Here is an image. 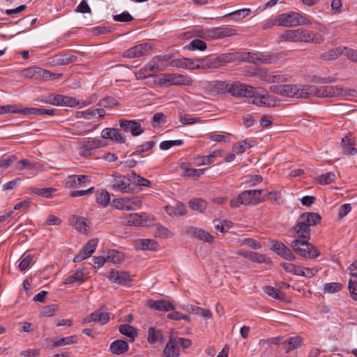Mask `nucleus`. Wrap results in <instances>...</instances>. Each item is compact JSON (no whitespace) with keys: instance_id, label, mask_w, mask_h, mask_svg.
Masks as SVG:
<instances>
[{"instance_id":"obj_54","label":"nucleus","mask_w":357,"mask_h":357,"mask_svg":"<svg viewBox=\"0 0 357 357\" xmlns=\"http://www.w3.org/2000/svg\"><path fill=\"white\" fill-rule=\"evenodd\" d=\"M77 57L73 54H63L56 59V63L59 65H68L76 61Z\"/></svg>"},{"instance_id":"obj_22","label":"nucleus","mask_w":357,"mask_h":357,"mask_svg":"<svg viewBox=\"0 0 357 357\" xmlns=\"http://www.w3.org/2000/svg\"><path fill=\"white\" fill-rule=\"evenodd\" d=\"M105 144L101 139H94L92 140H84L80 143V147L82 149V155L89 156L91 155V151L104 146Z\"/></svg>"},{"instance_id":"obj_36","label":"nucleus","mask_w":357,"mask_h":357,"mask_svg":"<svg viewBox=\"0 0 357 357\" xmlns=\"http://www.w3.org/2000/svg\"><path fill=\"white\" fill-rule=\"evenodd\" d=\"M261 79L268 83H282L288 80L289 76L287 75H273L266 74L261 77Z\"/></svg>"},{"instance_id":"obj_29","label":"nucleus","mask_w":357,"mask_h":357,"mask_svg":"<svg viewBox=\"0 0 357 357\" xmlns=\"http://www.w3.org/2000/svg\"><path fill=\"white\" fill-rule=\"evenodd\" d=\"M223 151L222 150L213 151L208 155L199 156L196 158V163L198 166L208 165L215 162L218 157H222Z\"/></svg>"},{"instance_id":"obj_34","label":"nucleus","mask_w":357,"mask_h":357,"mask_svg":"<svg viewBox=\"0 0 357 357\" xmlns=\"http://www.w3.org/2000/svg\"><path fill=\"white\" fill-rule=\"evenodd\" d=\"M109 349L114 354H122L128 350V344L125 340H117L111 343Z\"/></svg>"},{"instance_id":"obj_1","label":"nucleus","mask_w":357,"mask_h":357,"mask_svg":"<svg viewBox=\"0 0 357 357\" xmlns=\"http://www.w3.org/2000/svg\"><path fill=\"white\" fill-rule=\"evenodd\" d=\"M310 96H315L320 98L325 97H341L344 99H349L357 96V91L349 88H343L338 86H310Z\"/></svg>"},{"instance_id":"obj_24","label":"nucleus","mask_w":357,"mask_h":357,"mask_svg":"<svg viewBox=\"0 0 357 357\" xmlns=\"http://www.w3.org/2000/svg\"><path fill=\"white\" fill-rule=\"evenodd\" d=\"M90 183V178L86 175H72L68 178L66 185L70 188L84 187Z\"/></svg>"},{"instance_id":"obj_61","label":"nucleus","mask_w":357,"mask_h":357,"mask_svg":"<svg viewBox=\"0 0 357 357\" xmlns=\"http://www.w3.org/2000/svg\"><path fill=\"white\" fill-rule=\"evenodd\" d=\"M87 220L86 218L82 217H79L76 218L75 222V227L77 230L80 232H85L88 230L89 225H87Z\"/></svg>"},{"instance_id":"obj_63","label":"nucleus","mask_w":357,"mask_h":357,"mask_svg":"<svg viewBox=\"0 0 357 357\" xmlns=\"http://www.w3.org/2000/svg\"><path fill=\"white\" fill-rule=\"evenodd\" d=\"M155 144L154 141H149L137 147L132 155H138L152 149Z\"/></svg>"},{"instance_id":"obj_52","label":"nucleus","mask_w":357,"mask_h":357,"mask_svg":"<svg viewBox=\"0 0 357 357\" xmlns=\"http://www.w3.org/2000/svg\"><path fill=\"white\" fill-rule=\"evenodd\" d=\"M110 201V195L107 190H102L96 194V202L102 206H107Z\"/></svg>"},{"instance_id":"obj_18","label":"nucleus","mask_w":357,"mask_h":357,"mask_svg":"<svg viewBox=\"0 0 357 357\" xmlns=\"http://www.w3.org/2000/svg\"><path fill=\"white\" fill-rule=\"evenodd\" d=\"M108 279L111 282L120 285H126L132 280L127 272L119 271L114 269L111 270L109 273Z\"/></svg>"},{"instance_id":"obj_39","label":"nucleus","mask_w":357,"mask_h":357,"mask_svg":"<svg viewBox=\"0 0 357 357\" xmlns=\"http://www.w3.org/2000/svg\"><path fill=\"white\" fill-rule=\"evenodd\" d=\"M119 331L122 335L129 337L131 341H134L137 335L136 328L129 324L120 325L119 327Z\"/></svg>"},{"instance_id":"obj_44","label":"nucleus","mask_w":357,"mask_h":357,"mask_svg":"<svg viewBox=\"0 0 357 357\" xmlns=\"http://www.w3.org/2000/svg\"><path fill=\"white\" fill-rule=\"evenodd\" d=\"M33 258V257L31 254L27 252L24 253L19 259L20 264L18 268L20 271H24L26 270L32 263Z\"/></svg>"},{"instance_id":"obj_20","label":"nucleus","mask_w":357,"mask_h":357,"mask_svg":"<svg viewBox=\"0 0 357 357\" xmlns=\"http://www.w3.org/2000/svg\"><path fill=\"white\" fill-rule=\"evenodd\" d=\"M148 305L152 310L165 312L175 310L174 305L172 302L165 299L149 300Z\"/></svg>"},{"instance_id":"obj_4","label":"nucleus","mask_w":357,"mask_h":357,"mask_svg":"<svg viewBox=\"0 0 357 357\" xmlns=\"http://www.w3.org/2000/svg\"><path fill=\"white\" fill-rule=\"evenodd\" d=\"M281 39L289 42H304L321 43L323 40L321 36H317L313 31L304 29H289L285 31L281 36Z\"/></svg>"},{"instance_id":"obj_62","label":"nucleus","mask_w":357,"mask_h":357,"mask_svg":"<svg viewBox=\"0 0 357 357\" xmlns=\"http://www.w3.org/2000/svg\"><path fill=\"white\" fill-rule=\"evenodd\" d=\"M183 144V141L182 139L163 141L160 144V149L161 150H168L172 146H181Z\"/></svg>"},{"instance_id":"obj_53","label":"nucleus","mask_w":357,"mask_h":357,"mask_svg":"<svg viewBox=\"0 0 357 357\" xmlns=\"http://www.w3.org/2000/svg\"><path fill=\"white\" fill-rule=\"evenodd\" d=\"M280 266L285 270L287 272L291 273L295 275L300 276L301 266L296 265L291 263H281Z\"/></svg>"},{"instance_id":"obj_50","label":"nucleus","mask_w":357,"mask_h":357,"mask_svg":"<svg viewBox=\"0 0 357 357\" xmlns=\"http://www.w3.org/2000/svg\"><path fill=\"white\" fill-rule=\"evenodd\" d=\"M131 183L139 185V186H150L151 181L137 174L135 172H132L130 173Z\"/></svg>"},{"instance_id":"obj_42","label":"nucleus","mask_w":357,"mask_h":357,"mask_svg":"<svg viewBox=\"0 0 357 357\" xmlns=\"http://www.w3.org/2000/svg\"><path fill=\"white\" fill-rule=\"evenodd\" d=\"M184 49L190 51H204L207 48L206 43L200 39L192 40L188 45H185Z\"/></svg>"},{"instance_id":"obj_21","label":"nucleus","mask_w":357,"mask_h":357,"mask_svg":"<svg viewBox=\"0 0 357 357\" xmlns=\"http://www.w3.org/2000/svg\"><path fill=\"white\" fill-rule=\"evenodd\" d=\"M212 95H222L228 93L229 83L223 81H213L206 87Z\"/></svg>"},{"instance_id":"obj_31","label":"nucleus","mask_w":357,"mask_h":357,"mask_svg":"<svg viewBox=\"0 0 357 357\" xmlns=\"http://www.w3.org/2000/svg\"><path fill=\"white\" fill-rule=\"evenodd\" d=\"M305 246L301 250H299L301 252L299 255L309 259H314L319 256L320 253L318 249L308 241H306Z\"/></svg>"},{"instance_id":"obj_17","label":"nucleus","mask_w":357,"mask_h":357,"mask_svg":"<svg viewBox=\"0 0 357 357\" xmlns=\"http://www.w3.org/2000/svg\"><path fill=\"white\" fill-rule=\"evenodd\" d=\"M109 321V314L107 312L104 310L103 308L98 309L89 315L86 316L84 319V322L85 324L93 321L98 322L102 325L106 324Z\"/></svg>"},{"instance_id":"obj_49","label":"nucleus","mask_w":357,"mask_h":357,"mask_svg":"<svg viewBox=\"0 0 357 357\" xmlns=\"http://www.w3.org/2000/svg\"><path fill=\"white\" fill-rule=\"evenodd\" d=\"M137 246L141 250H153L157 248V243L152 239H140L137 243Z\"/></svg>"},{"instance_id":"obj_48","label":"nucleus","mask_w":357,"mask_h":357,"mask_svg":"<svg viewBox=\"0 0 357 357\" xmlns=\"http://www.w3.org/2000/svg\"><path fill=\"white\" fill-rule=\"evenodd\" d=\"M182 169H183L185 176L188 177H192L194 179L198 178L205 172V169H194L185 166L183 167Z\"/></svg>"},{"instance_id":"obj_46","label":"nucleus","mask_w":357,"mask_h":357,"mask_svg":"<svg viewBox=\"0 0 357 357\" xmlns=\"http://www.w3.org/2000/svg\"><path fill=\"white\" fill-rule=\"evenodd\" d=\"M249 260L258 263V264H272V261L270 258H268L264 255H261L259 253L252 252L251 254H250Z\"/></svg>"},{"instance_id":"obj_35","label":"nucleus","mask_w":357,"mask_h":357,"mask_svg":"<svg viewBox=\"0 0 357 357\" xmlns=\"http://www.w3.org/2000/svg\"><path fill=\"white\" fill-rule=\"evenodd\" d=\"M165 209L166 213L171 216H181L186 213L185 207L181 202L176 204L175 206H166Z\"/></svg>"},{"instance_id":"obj_40","label":"nucleus","mask_w":357,"mask_h":357,"mask_svg":"<svg viewBox=\"0 0 357 357\" xmlns=\"http://www.w3.org/2000/svg\"><path fill=\"white\" fill-rule=\"evenodd\" d=\"M40 166L39 163L32 162L27 159H22L15 165V169L16 170L22 171L24 169L31 170L38 168Z\"/></svg>"},{"instance_id":"obj_25","label":"nucleus","mask_w":357,"mask_h":357,"mask_svg":"<svg viewBox=\"0 0 357 357\" xmlns=\"http://www.w3.org/2000/svg\"><path fill=\"white\" fill-rule=\"evenodd\" d=\"M164 82L172 85H190L191 80L188 77L177 73L167 74L164 77Z\"/></svg>"},{"instance_id":"obj_64","label":"nucleus","mask_w":357,"mask_h":357,"mask_svg":"<svg viewBox=\"0 0 357 357\" xmlns=\"http://www.w3.org/2000/svg\"><path fill=\"white\" fill-rule=\"evenodd\" d=\"M307 240L303 239V238H298L292 241L290 243L291 248L298 255L300 254V251L301 249H303L305 245V243Z\"/></svg>"},{"instance_id":"obj_14","label":"nucleus","mask_w":357,"mask_h":357,"mask_svg":"<svg viewBox=\"0 0 357 357\" xmlns=\"http://www.w3.org/2000/svg\"><path fill=\"white\" fill-rule=\"evenodd\" d=\"M116 208L121 210L135 211L141 206V201L138 197L122 198L116 199Z\"/></svg>"},{"instance_id":"obj_32","label":"nucleus","mask_w":357,"mask_h":357,"mask_svg":"<svg viewBox=\"0 0 357 357\" xmlns=\"http://www.w3.org/2000/svg\"><path fill=\"white\" fill-rule=\"evenodd\" d=\"M23 75L26 78L43 80L44 69L38 66L30 67L24 70Z\"/></svg>"},{"instance_id":"obj_58","label":"nucleus","mask_w":357,"mask_h":357,"mask_svg":"<svg viewBox=\"0 0 357 357\" xmlns=\"http://www.w3.org/2000/svg\"><path fill=\"white\" fill-rule=\"evenodd\" d=\"M343 286L339 282H330L324 284V292L328 294H334L340 291Z\"/></svg>"},{"instance_id":"obj_16","label":"nucleus","mask_w":357,"mask_h":357,"mask_svg":"<svg viewBox=\"0 0 357 357\" xmlns=\"http://www.w3.org/2000/svg\"><path fill=\"white\" fill-rule=\"evenodd\" d=\"M98 240L97 238H93L90 240L80 252L75 255L73 261L80 262L82 260L89 257L96 250L98 245Z\"/></svg>"},{"instance_id":"obj_57","label":"nucleus","mask_w":357,"mask_h":357,"mask_svg":"<svg viewBox=\"0 0 357 357\" xmlns=\"http://www.w3.org/2000/svg\"><path fill=\"white\" fill-rule=\"evenodd\" d=\"M265 292L272 298L278 300H282L284 297L283 293H282L278 289L275 287L267 286L265 289Z\"/></svg>"},{"instance_id":"obj_38","label":"nucleus","mask_w":357,"mask_h":357,"mask_svg":"<svg viewBox=\"0 0 357 357\" xmlns=\"http://www.w3.org/2000/svg\"><path fill=\"white\" fill-rule=\"evenodd\" d=\"M344 50V47H337L334 49H331L328 50V52L323 53L321 55V58L323 60L326 61H331L336 59L340 55H342V53Z\"/></svg>"},{"instance_id":"obj_13","label":"nucleus","mask_w":357,"mask_h":357,"mask_svg":"<svg viewBox=\"0 0 357 357\" xmlns=\"http://www.w3.org/2000/svg\"><path fill=\"white\" fill-rule=\"evenodd\" d=\"M119 126L125 132H130L134 137L139 136L144 132L141 123L135 120L121 119Z\"/></svg>"},{"instance_id":"obj_60","label":"nucleus","mask_w":357,"mask_h":357,"mask_svg":"<svg viewBox=\"0 0 357 357\" xmlns=\"http://www.w3.org/2000/svg\"><path fill=\"white\" fill-rule=\"evenodd\" d=\"M335 175L332 172L323 174L318 176V182L321 185H327L335 181Z\"/></svg>"},{"instance_id":"obj_47","label":"nucleus","mask_w":357,"mask_h":357,"mask_svg":"<svg viewBox=\"0 0 357 357\" xmlns=\"http://www.w3.org/2000/svg\"><path fill=\"white\" fill-rule=\"evenodd\" d=\"M191 209L196 210L199 212H204L206 208V202L203 199H192L189 202Z\"/></svg>"},{"instance_id":"obj_37","label":"nucleus","mask_w":357,"mask_h":357,"mask_svg":"<svg viewBox=\"0 0 357 357\" xmlns=\"http://www.w3.org/2000/svg\"><path fill=\"white\" fill-rule=\"evenodd\" d=\"M162 340L163 335L161 330L156 329L154 327H150L149 328L147 340L149 344H155L157 342L162 341Z\"/></svg>"},{"instance_id":"obj_27","label":"nucleus","mask_w":357,"mask_h":357,"mask_svg":"<svg viewBox=\"0 0 357 357\" xmlns=\"http://www.w3.org/2000/svg\"><path fill=\"white\" fill-rule=\"evenodd\" d=\"M163 354L165 357H178L180 356V348L176 339L172 337L169 338L163 349Z\"/></svg>"},{"instance_id":"obj_23","label":"nucleus","mask_w":357,"mask_h":357,"mask_svg":"<svg viewBox=\"0 0 357 357\" xmlns=\"http://www.w3.org/2000/svg\"><path fill=\"white\" fill-rule=\"evenodd\" d=\"M187 233L204 242L208 243L214 242V237L210 233L204 229L190 227L188 229Z\"/></svg>"},{"instance_id":"obj_6","label":"nucleus","mask_w":357,"mask_h":357,"mask_svg":"<svg viewBox=\"0 0 357 357\" xmlns=\"http://www.w3.org/2000/svg\"><path fill=\"white\" fill-rule=\"evenodd\" d=\"M277 22L278 26L284 27H294L311 24L309 19L298 13L293 11L277 15Z\"/></svg>"},{"instance_id":"obj_51","label":"nucleus","mask_w":357,"mask_h":357,"mask_svg":"<svg viewBox=\"0 0 357 357\" xmlns=\"http://www.w3.org/2000/svg\"><path fill=\"white\" fill-rule=\"evenodd\" d=\"M23 108H20L18 105H7L0 106V114L8 113L22 114Z\"/></svg>"},{"instance_id":"obj_43","label":"nucleus","mask_w":357,"mask_h":357,"mask_svg":"<svg viewBox=\"0 0 357 357\" xmlns=\"http://www.w3.org/2000/svg\"><path fill=\"white\" fill-rule=\"evenodd\" d=\"M348 287L351 298L354 301H357V273H351Z\"/></svg>"},{"instance_id":"obj_15","label":"nucleus","mask_w":357,"mask_h":357,"mask_svg":"<svg viewBox=\"0 0 357 357\" xmlns=\"http://www.w3.org/2000/svg\"><path fill=\"white\" fill-rule=\"evenodd\" d=\"M89 273L85 268H79L72 274L64 276L63 283L64 284H71L75 282L82 283L88 278Z\"/></svg>"},{"instance_id":"obj_30","label":"nucleus","mask_w":357,"mask_h":357,"mask_svg":"<svg viewBox=\"0 0 357 357\" xmlns=\"http://www.w3.org/2000/svg\"><path fill=\"white\" fill-rule=\"evenodd\" d=\"M341 147L346 155H354L357 152V149L354 148V140L350 135L342 139Z\"/></svg>"},{"instance_id":"obj_11","label":"nucleus","mask_w":357,"mask_h":357,"mask_svg":"<svg viewBox=\"0 0 357 357\" xmlns=\"http://www.w3.org/2000/svg\"><path fill=\"white\" fill-rule=\"evenodd\" d=\"M263 191V190H245L239 194V199H241L243 205H256L262 202L260 195Z\"/></svg>"},{"instance_id":"obj_9","label":"nucleus","mask_w":357,"mask_h":357,"mask_svg":"<svg viewBox=\"0 0 357 357\" xmlns=\"http://www.w3.org/2000/svg\"><path fill=\"white\" fill-rule=\"evenodd\" d=\"M152 45L148 43H141L126 50L123 56L124 58L132 59L144 56L151 54Z\"/></svg>"},{"instance_id":"obj_8","label":"nucleus","mask_w":357,"mask_h":357,"mask_svg":"<svg viewBox=\"0 0 357 357\" xmlns=\"http://www.w3.org/2000/svg\"><path fill=\"white\" fill-rule=\"evenodd\" d=\"M130 183V174H128V176L116 175L114 176L111 179L110 186L114 191L129 193L132 191Z\"/></svg>"},{"instance_id":"obj_41","label":"nucleus","mask_w":357,"mask_h":357,"mask_svg":"<svg viewBox=\"0 0 357 357\" xmlns=\"http://www.w3.org/2000/svg\"><path fill=\"white\" fill-rule=\"evenodd\" d=\"M124 254L116 250H111L107 252V261L112 262L113 264H120L124 260Z\"/></svg>"},{"instance_id":"obj_3","label":"nucleus","mask_w":357,"mask_h":357,"mask_svg":"<svg viewBox=\"0 0 357 357\" xmlns=\"http://www.w3.org/2000/svg\"><path fill=\"white\" fill-rule=\"evenodd\" d=\"M321 215L317 213H305L299 215L294 231L297 237L309 240L310 238V227L321 221Z\"/></svg>"},{"instance_id":"obj_26","label":"nucleus","mask_w":357,"mask_h":357,"mask_svg":"<svg viewBox=\"0 0 357 357\" xmlns=\"http://www.w3.org/2000/svg\"><path fill=\"white\" fill-rule=\"evenodd\" d=\"M54 106H67V107H75L79 105V102L73 97L66 96L61 94L54 95Z\"/></svg>"},{"instance_id":"obj_33","label":"nucleus","mask_w":357,"mask_h":357,"mask_svg":"<svg viewBox=\"0 0 357 357\" xmlns=\"http://www.w3.org/2000/svg\"><path fill=\"white\" fill-rule=\"evenodd\" d=\"M144 215L138 213H131L125 218L124 222L128 226H144Z\"/></svg>"},{"instance_id":"obj_5","label":"nucleus","mask_w":357,"mask_h":357,"mask_svg":"<svg viewBox=\"0 0 357 357\" xmlns=\"http://www.w3.org/2000/svg\"><path fill=\"white\" fill-rule=\"evenodd\" d=\"M272 92L282 96L295 98H306L310 93V85L284 84L280 86H271Z\"/></svg>"},{"instance_id":"obj_56","label":"nucleus","mask_w":357,"mask_h":357,"mask_svg":"<svg viewBox=\"0 0 357 357\" xmlns=\"http://www.w3.org/2000/svg\"><path fill=\"white\" fill-rule=\"evenodd\" d=\"M77 342V339L76 336L71 335V336L62 337V338L56 340L54 342V345L56 347H62V346H65V345L74 344V343H76Z\"/></svg>"},{"instance_id":"obj_2","label":"nucleus","mask_w":357,"mask_h":357,"mask_svg":"<svg viewBox=\"0 0 357 357\" xmlns=\"http://www.w3.org/2000/svg\"><path fill=\"white\" fill-rule=\"evenodd\" d=\"M218 59L220 61L227 63L234 61H247L254 63L257 60L261 63H272L277 59L278 56L275 54L264 55L261 54L250 53L249 52H237L236 54H222Z\"/></svg>"},{"instance_id":"obj_28","label":"nucleus","mask_w":357,"mask_h":357,"mask_svg":"<svg viewBox=\"0 0 357 357\" xmlns=\"http://www.w3.org/2000/svg\"><path fill=\"white\" fill-rule=\"evenodd\" d=\"M210 32L215 38H222L225 37L232 36L236 34L234 29L229 26H219L213 28Z\"/></svg>"},{"instance_id":"obj_45","label":"nucleus","mask_w":357,"mask_h":357,"mask_svg":"<svg viewBox=\"0 0 357 357\" xmlns=\"http://www.w3.org/2000/svg\"><path fill=\"white\" fill-rule=\"evenodd\" d=\"M303 339L300 336L291 337L284 342L287 344V351H292L301 346Z\"/></svg>"},{"instance_id":"obj_59","label":"nucleus","mask_w":357,"mask_h":357,"mask_svg":"<svg viewBox=\"0 0 357 357\" xmlns=\"http://www.w3.org/2000/svg\"><path fill=\"white\" fill-rule=\"evenodd\" d=\"M173 66L177 68H181L185 69H199L201 66L197 64L196 66H192L187 63V59H176L173 61Z\"/></svg>"},{"instance_id":"obj_7","label":"nucleus","mask_w":357,"mask_h":357,"mask_svg":"<svg viewBox=\"0 0 357 357\" xmlns=\"http://www.w3.org/2000/svg\"><path fill=\"white\" fill-rule=\"evenodd\" d=\"M254 88L239 82L229 83L228 93L236 98H252Z\"/></svg>"},{"instance_id":"obj_10","label":"nucleus","mask_w":357,"mask_h":357,"mask_svg":"<svg viewBox=\"0 0 357 357\" xmlns=\"http://www.w3.org/2000/svg\"><path fill=\"white\" fill-rule=\"evenodd\" d=\"M271 249L285 260H296V257L291 250L282 242L275 240L271 241Z\"/></svg>"},{"instance_id":"obj_19","label":"nucleus","mask_w":357,"mask_h":357,"mask_svg":"<svg viewBox=\"0 0 357 357\" xmlns=\"http://www.w3.org/2000/svg\"><path fill=\"white\" fill-rule=\"evenodd\" d=\"M22 114L26 116H55L58 114V110L56 109H46L44 107H24L23 108Z\"/></svg>"},{"instance_id":"obj_12","label":"nucleus","mask_w":357,"mask_h":357,"mask_svg":"<svg viewBox=\"0 0 357 357\" xmlns=\"http://www.w3.org/2000/svg\"><path fill=\"white\" fill-rule=\"evenodd\" d=\"M252 103L259 107H275L278 104V99L268 93L261 94L254 90V96H252Z\"/></svg>"},{"instance_id":"obj_55","label":"nucleus","mask_w":357,"mask_h":357,"mask_svg":"<svg viewBox=\"0 0 357 357\" xmlns=\"http://www.w3.org/2000/svg\"><path fill=\"white\" fill-rule=\"evenodd\" d=\"M56 191L54 188H35L32 190V193L46 198L51 197L53 192Z\"/></svg>"}]
</instances>
